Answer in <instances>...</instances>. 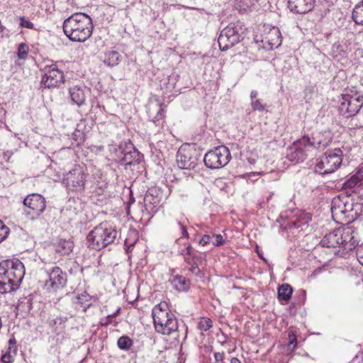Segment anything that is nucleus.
Returning a JSON list of instances; mask_svg holds the SVG:
<instances>
[{
    "instance_id": "obj_1",
    "label": "nucleus",
    "mask_w": 363,
    "mask_h": 363,
    "mask_svg": "<svg viewBox=\"0 0 363 363\" xmlns=\"http://www.w3.org/2000/svg\"><path fill=\"white\" fill-rule=\"evenodd\" d=\"M91 17L84 13H75L63 22L65 35L72 42L83 43L88 40L93 32Z\"/></svg>"
},
{
    "instance_id": "obj_2",
    "label": "nucleus",
    "mask_w": 363,
    "mask_h": 363,
    "mask_svg": "<svg viewBox=\"0 0 363 363\" xmlns=\"http://www.w3.org/2000/svg\"><path fill=\"white\" fill-rule=\"evenodd\" d=\"M24 274V265L18 259L1 262L0 263V294L11 293L18 289Z\"/></svg>"
},
{
    "instance_id": "obj_3",
    "label": "nucleus",
    "mask_w": 363,
    "mask_h": 363,
    "mask_svg": "<svg viewBox=\"0 0 363 363\" xmlns=\"http://www.w3.org/2000/svg\"><path fill=\"white\" fill-rule=\"evenodd\" d=\"M354 231L351 227L337 228L327 233L320 244L326 247H340L342 254L355 249L358 245Z\"/></svg>"
},
{
    "instance_id": "obj_4",
    "label": "nucleus",
    "mask_w": 363,
    "mask_h": 363,
    "mask_svg": "<svg viewBox=\"0 0 363 363\" xmlns=\"http://www.w3.org/2000/svg\"><path fill=\"white\" fill-rule=\"evenodd\" d=\"M152 316L157 333L170 335L177 330V319L169 309L166 303H160L155 306L152 310Z\"/></svg>"
},
{
    "instance_id": "obj_5",
    "label": "nucleus",
    "mask_w": 363,
    "mask_h": 363,
    "mask_svg": "<svg viewBox=\"0 0 363 363\" xmlns=\"http://www.w3.org/2000/svg\"><path fill=\"white\" fill-rule=\"evenodd\" d=\"M118 232L116 227L108 222H102L89 233L87 242L89 247L101 250L108 245L113 244L117 238Z\"/></svg>"
},
{
    "instance_id": "obj_6",
    "label": "nucleus",
    "mask_w": 363,
    "mask_h": 363,
    "mask_svg": "<svg viewBox=\"0 0 363 363\" xmlns=\"http://www.w3.org/2000/svg\"><path fill=\"white\" fill-rule=\"evenodd\" d=\"M363 106V94L354 87L345 89L338 96L337 110L345 118L356 116Z\"/></svg>"
},
{
    "instance_id": "obj_7",
    "label": "nucleus",
    "mask_w": 363,
    "mask_h": 363,
    "mask_svg": "<svg viewBox=\"0 0 363 363\" xmlns=\"http://www.w3.org/2000/svg\"><path fill=\"white\" fill-rule=\"evenodd\" d=\"M343 152L340 148L327 150L317 160L315 172L325 175L335 172L342 162Z\"/></svg>"
},
{
    "instance_id": "obj_8",
    "label": "nucleus",
    "mask_w": 363,
    "mask_h": 363,
    "mask_svg": "<svg viewBox=\"0 0 363 363\" xmlns=\"http://www.w3.org/2000/svg\"><path fill=\"white\" fill-rule=\"evenodd\" d=\"M230 159L229 149L224 145H220L206 153L203 162L208 169H215L227 165Z\"/></svg>"
},
{
    "instance_id": "obj_9",
    "label": "nucleus",
    "mask_w": 363,
    "mask_h": 363,
    "mask_svg": "<svg viewBox=\"0 0 363 363\" xmlns=\"http://www.w3.org/2000/svg\"><path fill=\"white\" fill-rule=\"evenodd\" d=\"M200 154L194 145L184 144L177 153V162L178 167L184 169H194L199 162Z\"/></svg>"
},
{
    "instance_id": "obj_10",
    "label": "nucleus",
    "mask_w": 363,
    "mask_h": 363,
    "mask_svg": "<svg viewBox=\"0 0 363 363\" xmlns=\"http://www.w3.org/2000/svg\"><path fill=\"white\" fill-rule=\"evenodd\" d=\"M241 30L242 28L235 23H231L225 27L220 31L218 39L220 50L226 51L238 44L242 38Z\"/></svg>"
},
{
    "instance_id": "obj_11",
    "label": "nucleus",
    "mask_w": 363,
    "mask_h": 363,
    "mask_svg": "<svg viewBox=\"0 0 363 363\" xmlns=\"http://www.w3.org/2000/svg\"><path fill=\"white\" fill-rule=\"evenodd\" d=\"M86 176L84 168L76 165L64 174L62 183L69 191H82L84 189Z\"/></svg>"
},
{
    "instance_id": "obj_12",
    "label": "nucleus",
    "mask_w": 363,
    "mask_h": 363,
    "mask_svg": "<svg viewBox=\"0 0 363 363\" xmlns=\"http://www.w3.org/2000/svg\"><path fill=\"white\" fill-rule=\"evenodd\" d=\"M311 150V138L304 135L294 142L288 148L286 157L289 160L296 163L304 161Z\"/></svg>"
},
{
    "instance_id": "obj_13",
    "label": "nucleus",
    "mask_w": 363,
    "mask_h": 363,
    "mask_svg": "<svg viewBox=\"0 0 363 363\" xmlns=\"http://www.w3.org/2000/svg\"><path fill=\"white\" fill-rule=\"evenodd\" d=\"M24 213L30 220L36 219L45 209V198L38 194L27 196L23 200Z\"/></svg>"
},
{
    "instance_id": "obj_14",
    "label": "nucleus",
    "mask_w": 363,
    "mask_h": 363,
    "mask_svg": "<svg viewBox=\"0 0 363 363\" xmlns=\"http://www.w3.org/2000/svg\"><path fill=\"white\" fill-rule=\"evenodd\" d=\"M47 279L45 281L44 288L48 291H56L63 288L67 283V274L59 267H53L45 270Z\"/></svg>"
},
{
    "instance_id": "obj_15",
    "label": "nucleus",
    "mask_w": 363,
    "mask_h": 363,
    "mask_svg": "<svg viewBox=\"0 0 363 363\" xmlns=\"http://www.w3.org/2000/svg\"><path fill=\"white\" fill-rule=\"evenodd\" d=\"M65 82V75L55 64L47 65L45 67V74L42 77L41 84L45 88L60 87Z\"/></svg>"
},
{
    "instance_id": "obj_16",
    "label": "nucleus",
    "mask_w": 363,
    "mask_h": 363,
    "mask_svg": "<svg viewBox=\"0 0 363 363\" xmlns=\"http://www.w3.org/2000/svg\"><path fill=\"white\" fill-rule=\"evenodd\" d=\"M348 200V195L341 194L333 198L331 203L332 216L337 222L345 219V203Z\"/></svg>"
},
{
    "instance_id": "obj_17",
    "label": "nucleus",
    "mask_w": 363,
    "mask_h": 363,
    "mask_svg": "<svg viewBox=\"0 0 363 363\" xmlns=\"http://www.w3.org/2000/svg\"><path fill=\"white\" fill-rule=\"evenodd\" d=\"M140 161V155L139 151L130 142H125V147H123V154L120 164L125 166L134 165L139 163Z\"/></svg>"
},
{
    "instance_id": "obj_18",
    "label": "nucleus",
    "mask_w": 363,
    "mask_h": 363,
    "mask_svg": "<svg viewBox=\"0 0 363 363\" xmlns=\"http://www.w3.org/2000/svg\"><path fill=\"white\" fill-rule=\"evenodd\" d=\"M315 0H288V9L294 14H306L311 11Z\"/></svg>"
},
{
    "instance_id": "obj_19",
    "label": "nucleus",
    "mask_w": 363,
    "mask_h": 363,
    "mask_svg": "<svg viewBox=\"0 0 363 363\" xmlns=\"http://www.w3.org/2000/svg\"><path fill=\"white\" fill-rule=\"evenodd\" d=\"M152 191H147L144 196L143 213L151 217L157 212L160 203V197L154 195Z\"/></svg>"
},
{
    "instance_id": "obj_20",
    "label": "nucleus",
    "mask_w": 363,
    "mask_h": 363,
    "mask_svg": "<svg viewBox=\"0 0 363 363\" xmlns=\"http://www.w3.org/2000/svg\"><path fill=\"white\" fill-rule=\"evenodd\" d=\"M330 132H315L311 138V150L313 149L323 150L331 143Z\"/></svg>"
},
{
    "instance_id": "obj_21",
    "label": "nucleus",
    "mask_w": 363,
    "mask_h": 363,
    "mask_svg": "<svg viewBox=\"0 0 363 363\" xmlns=\"http://www.w3.org/2000/svg\"><path fill=\"white\" fill-rule=\"evenodd\" d=\"M311 220V216L308 213H301L298 216L291 218L286 225V228L290 230H304L308 227V223Z\"/></svg>"
},
{
    "instance_id": "obj_22",
    "label": "nucleus",
    "mask_w": 363,
    "mask_h": 363,
    "mask_svg": "<svg viewBox=\"0 0 363 363\" xmlns=\"http://www.w3.org/2000/svg\"><path fill=\"white\" fill-rule=\"evenodd\" d=\"M68 320V318L66 315H51L48 320L50 328H52L57 334L62 333L66 328V323Z\"/></svg>"
},
{
    "instance_id": "obj_23",
    "label": "nucleus",
    "mask_w": 363,
    "mask_h": 363,
    "mask_svg": "<svg viewBox=\"0 0 363 363\" xmlns=\"http://www.w3.org/2000/svg\"><path fill=\"white\" fill-rule=\"evenodd\" d=\"M269 45L271 49L277 48L281 45L282 38L279 29L277 27L272 28L268 33L264 35V40Z\"/></svg>"
},
{
    "instance_id": "obj_24",
    "label": "nucleus",
    "mask_w": 363,
    "mask_h": 363,
    "mask_svg": "<svg viewBox=\"0 0 363 363\" xmlns=\"http://www.w3.org/2000/svg\"><path fill=\"white\" fill-rule=\"evenodd\" d=\"M73 303L76 310L86 312L92 305V297L84 291L74 297Z\"/></svg>"
},
{
    "instance_id": "obj_25",
    "label": "nucleus",
    "mask_w": 363,
    "mask_h": 363,
    "mask_svg": "<svg viewBox=\"0 0 363 363\" xmlns=\"http://www.w3.org/2000/svg\"><path fill=\"white\" fill-rule=\"evenodd\" d=\"M69 95L73 104L80 106L83 105L86 100V92L87 90L85 87L74 86L69 88Z\"/></svg>"
},
{
    "instance_id": "obj_26",
    "label": "nucleus",
    "mask_w": 363,
    "mask_h": 363,
    "mask_svg": "<svg viewBox=\"0 0 363 363\" xmlns=\"http://www.w3.org/2000/svg\"><path fill=\"white\" fill-rule=\"evenodd\" d=\"M17 353L16 340L14 337L10 338L8 341V347L1 357V360L4 363H11L13 362L14 357Z\"/></svg>"
},
{
    "instance_id": "obj_27",
    "label": "nucleus",
    "mask_w": 363,
    "mask_h": 363,
    "mask_svg": "<svg viewBox=\"0 0 363 363\" xmlns=\"http://www.w3.org/2000/svg\"><path fill=\"white\" fill-rule=\"evenodd\" d=\"M171 283L178 291H187L191 284L190 281L182 275L174 276Z\"/></svg>"
},
{
    "instance_id": "obj_28",
    "label": "nucleus",
    "mask_w": 363,
    "mask_h": 363,
    "mask_svg": "<svg viewBox=\"0 0 363 363\" xmlns=\"http://www.w3.org/2000/svg\"><path fill=\"white\" fill-rule=\"evenodd\" d=\"M125 142L121 143L120 145L111 144L108 145L109 156L111 160L120 164L123 154Z\"/></svg>"
},
{
    "instance_id": "obj_29",
    "label": "nucleus",
    "mask_w": 363,
    "mask_h": 363,
    "mask_svg": "<svg viewBox=\"0 0 363 363\" xmlns=\"http://www.w3.org/2000/svg\"><path fill=\"white\" fill-rule=\"evenodd\" d=\"M73 242L69 240H60L55 245V251L63 255H69L73 249Z\"/></svg>"
},
{
    "instance_id": "obj_30",
    "label": "nucleus",
    "mask_w": 363,
    "mask_h": 363,
    "mask_svg": "<svg viewBox=\"0 0 363 363\" xmlns=\"http://www.w3.org/2000/svg\"><path fill=\"white\" fill-rule=\"evenodd\" d=\"M121 55L118 52L110 50L104 53V62L109 67H114L118 65Z\"/></svg>"
},
{
    "instance_id": "obj_31",
    "label": "nucleus",
    "mask_w": 363,
    "mask_h": 363,
    "mask_svg": "<svg viewBox=\"0 0 363 363\" xmlns=\"http://www.w3.org/2000/svg\"><path fill=\"white\" fill-rule=\"evenodd\" d=\"M152 123L156 126L157 133H160L164 127L165 123V112L162 105H160L156 116L152 120Z\"/></svg>"
},
{
    "instance_id": "obj_32",
    "label": "nucleus",
    "mask_w": 363,
    "mask_h": 363,
    "mask_svg": "<svg viewBox=\"0 0 363 363\" xmlns=\"http://www.w3.org/2000/svg\"><path fill=\"white\" fill-rule=\"evenodd\" d=\"M293 289L288 284H283L278 288V298L280 301H288L292 295Z\"/></svg>"
},
{
    "instance_id": "obj_33",
    "label": "nucleus",
    "mask_w": 363,
    "mask_h": 363,
    "mask_svg": "<svg viewBox=\"0 0 363 363\" xmlns=\"http://www.w3.org/2000/svg\"><path fill=\"white\" fill-rule=\"evenodd\" d=\"M352 18L356 24L363 25V1L354 6Z\"/></svg>"
},
{
    "instance_id": "obj_34",
    "label": "nucleus",
    "mask_w": 363,
    "mask_h": 363,
    "mask_svg": "<svg viewBox=\"0 0 363 363\" xmlns=\"http://www.w3.org/2000/svg\"><path fill=\"white\" fill-rule=\"evenodd\" d=\"M138 240V233L135 230L129 233L128 237L125 239L124 246L126 253L131 251V248L135 245Z\"/></svg>"
},
{
    "instance_id": "obj_35",
    "label": "nucleus",
    "mask_w": 363,
    "mask_h": 363,
    "mask_svg": "<svg viewBox=\"0 0 363 363\" xmlns=\"http://www.w3.org/2000/svg\"><path fill=\"white\" fill-rule=\"evenodd\" d=\"M359 208V205L354 203L353 199L348 195V200H347V203H345V218L350 217V213L353 211H354V214H357Z\"/></svg>"
},
{
    "instance_id": "obj_36",
    "label": "nucleus",
    "mask_w": 363,
    "mask_h": 363,
    "mask_svg": "<svg viewBox=\"0 0 363 363\" xmlns=\"http://www.w3.org/2000/svg\"><path fill=\"white\" fill-rule=\"evenodd\" d=\"M133 342L127 335L121 336L118 338L117 345L120 350H128L133 346Z\"/></svg>"
},
{
    "instance_id": "obj_37",
    "label": "nucleus",
    "mask_w": 363,
    "mask_h": 363,
    "mask_svg": "<svg viewBox=\"0 0 363 363\" xmlns=\"http://www.w3.org/2000/svg\"><path fill=\"white\" fill-rule=\"evenodd\" d=\"M174 228H179L181 230L182 237L176 240V243L179 245L183 238L188 239L189 233L187 232L185 223L184 221H177Z\"/></svg>"
},
{
    "instance_id": "obj_38",
    "label": "nucleus",
    "mask_w": 363,
    "mask_h": 363,
    "mask_svg": "<svg viewBox=\"0 0 363 363\" xmlns=\"http://www.w3.org/2000/svg\"><path fill=\"white\" fill-rule=\"evenodd\" d=\"M29 52V47L26 43H22L18 45L17 57L20 60H26Z\"/></svg>"
},
{
    "instance_id": "obj_39",
    "label": "nucleus",
    "mask_w": 363,
    "mask_h": 363,
    "mask_svg": "<svg viewBox=\"0 0 363 363\" xmlns=\"http://www.w3.org/2000/svg\"><path fill=\"white\" fill-rule=\"evenodd\" d=\"M212 327V320L208 318H202L198 323V328L203 331H207Z\"/></svg>"
},
{
    "instance_id": "obj_40",
    "label": "nucleus",
    "mask_w": 363,
    "mask_h": 363,
    "mask_svg": "<svg viewBox=\"0 0 363 363\" xmlns=\"http://www.w3.org/2000/svg\"><path fill=\"white\" fill-rule=\"evenodd\" d=\"M358 184H361V183L353 174L350 179L344 182L342 187L344 189H352Z\"/></svg>"
},
{
    "instance_id": "obj_41",
    "label": "nucleus",
    "mask_w": 363,
    "mask_h": 363,
    "mask_svg": "<svg viewBox=\"0 0 363 363\" xmlns=\"http://www.w3.org/2000/svg\"><path fill=\"white\" fill-rule=\"evenodd\" d=\"M288 345L289 347L292 346V349H295L297 345V339H296V335L294 330L289 329L288 330Z\"/></svg>"
},
{
    "instance_id": "obj_42",
    "label": "nucleus",
    "mask_w": 363,
    "mask_h": 363,
    "mask_svg": "<svg viewBox=\"0 0 363 363\" xmlns=\"http://www.w3.org/2000/svg\"><path fill=\"white\" fill-rule=\"evenodd\" d=\"M10 230L1 220H0V242L4 240L9 234Z\"/></svg>"
},
{
    "instance_id": "obj_43",
    "label": "nucleus",
    "mask_w": 363,
    "mask_h": 363,
    "mask_svg": "<svg viewBox=\"0 0 363 363\" xmlns=\"http://www.w3.org/2000/svg\"><path fill=\"white\" fill-rule=\"evenodd\" d=\"M167 79L168 82L167 83L164 82L163 84L161 85V88L162 90H164L163 91L165 94L172 92V91L175 87V82H170V81H171L170 77H168Z\"/></svg>"
},
{
    "instance_id": "obj_44",
    "label": "nucleus",
    "mask_w": 363,
    "mask_h": 363,
    "mask_svg": "<svg viewBox=\"0 0 363 363\" xmlns=\"http://www.w3.org/2000/svg\"><path fill=\"white\" fill-rule=\"evenodd\" d=\"M19 21V26L21 27L34 29V24L31 21L27 20L24 16H20Z\"/></svg>"
},
{
    "instance_id": "obj_45",
    "label": "nucleus",
    "mask_w": 363,
    "mask_h": 363,
    "mask_svg": "<svg viewBox=\"0 0 363 363\" xmlns=\"http://www.w3.org/2000/svg\"><path fill=\"white\" fill-rule=\"evenodd\" d=\"M212 238L214 239L212 243L216 247L221 246L225 242V240L220 234H213Z\"/></svg>"
},
{
    "instance_id": "obj_46",
    "label": "nucleus",
    "mask_w": 363,
    "mask_h": 363,
    "mask_svg": "<svg viewBox=\"0 0 363 363\" xmlns=\"http://www.w3.org/2000/svg\"><path fill=\"white\" fill-rule=\"evenodd\" d=\"M252 109L255 111H262L264 110L265 106L262 104V102L259 100H253V102L251 103Z\"/></svg>"
},
{
    "instance_id": "obj_47",
    "label": "nucleus",
    "mask_w": 363,
    "mask_h": 363,
    "mask_svg": "<svg viewBox=\"0 0 363 363\" xmlns=\"http://www.w3.org/2000/svg\"><path fill=\"white\" fill-rule=\"evenodd\" d=\"M184 245H185V256H190V257H192L193 258H196L195 253H194V250L192 247V246L191 245V244L187 243L186 245L185 244Z\"/></svg>"
},
{
    "instance_id": "obj_48",
    "label": "nucleus",
    "mask_w": 363,
    "mask_h": 363,
    "mask_svg": "<svg viewBox=\"0 0 363 363\" xmlns=\"http://www.w3.org/2000/svg\"><path fill=\"white\" fill-rule=\"evenodd\" d=\"M212 240V236L210 235H203L200 239L199 243L202 246H205L211 242Z\"/></svg>"
},
{
    "instance_id": "obj_49",
    "label": "nucleus",
    "mask_w": 363,
    "mask_h": 363,
    "mask_svg": "<svg viewBox=\"0 0 363 363\" xmlns=\"http://www.w3.org/2000/svg\"><path fill=\"white\" fill-rule=\"evenodd\" d=\"M357 258L359 262L363 265V246H358L356 250Z\"/></svg>"
},
{
    "instance_id": "obj_50",
    "label": "nucleus",
    "mask_w": 363,
    "mask_h": 363,
    "mask_svg": "<svg viewBox=\"0 0 363 363\" xmlns=\"http://www.w3.org/2000/svg\"><path fill=\"white\" fill-rule=\"evenodd\" d=\"M214 358L217 363H224V352H215Z\"/></svg>"
},
{
    "instance_id": "obj_51",
    "label": "nucleus",
    "mask_w": 363,
    "mask_h": 363,
    "mask_svg": "<svg viewBox=\"0 0 363 363\" xmlns=\"http://www.w3.org/2000/svg\"><path fill=\"white\" fill-rule=\"evenodd\" d=\"M354 176L360 182L363 180V167L359 168Z\"/></svg>"
},
{
    "instance_id": "obj_52",
    "label": "nucleus",
    "mask_w": 363,
    "mask_h": 363,
    "mask_svg": "<svg viewBox=\"0 0 363 363\" xmlns=\"http://www.w3.org/2000/svg\"><path fill=\"white\" fill-rule=\"evenodd\" d=\"M183 257H184V262L189 265H192L196 263L194 261V259L196 258H193L192 257H190V256H184Z\"/></svg>"
},
{
    "instance_id": "obj_53",
    "label": "nucleus",
    "mask_w": 363,
    "mask_h": 363,
    "mask_svg": "<svg viewBox=\"0 0 363 363\" xmlns=\"http://www.w3.org/2000/svg\"><path fill=\"white\" fill-rule=\"evenodd\" d=\"M191 266V267L189 269L191 272H192L193 274H198L200 272V269L198 267V265L196 263H195Z\"/></svg>"
},
{
    "instance_id": "obj_54",
    "label": "nucleus",
    "mask_w": 363,
    "mask_h": 363,
    "mask_svg": "<svg viewBox=\"0 0 363 363\" xmlns=\"http://www.w3.org/2000/svg\"><path fill=\"white\" fill-rule=\"evenodd\" d=\"M120 311H121V308H118L115 313H113V314L108 315L106 316V320L110 319L112 320V318L116 317L119 313Z\"/></svg>"
},
{
    "instance_id": "obj_55",
    "label": "nucleus",
    "mask_w": 363,
    "mask_h": 363,
    "mask_svg": "<svg viewBox=\"0 0 363 363\" xmlns=\"http://www.w3.org/2000/svg\"><path fill=\"white\" fill-rule=\"evenodd\" d=\"M257 91H252L251 93H250V98H251V103L253 102V100H257L258 99H257Z\"/></svg>"
},
{
    "instance_id": "obj_56",
    "label": "nucleus",
    "mask_w": 363,
    "mask_h": 363,
    "mask_svg": "<svg viewBox=\"0 0 363 363\" xmlns=\"http://www.w3.org/2000/svg\"><path fill=\"white\" fill-rule=\"evenodd\" d=\"M178 254L182 256H185V246L184 247H179L178 249Z\"/></svg>"
},
{
    "instance_id": "obj_57",
    "label": "nucleus",
    "mask_w": 363,
    "mask_h": 363,
    "mask_svg": "<svg viewBox=\"0 0 363 363\" xmlns=\"http://www.w3.org/2000/svg\"><path fill=\"white\" fill-rule=\"evenodd\" d=\"M112 320H106V318H105L104 320V322H101V325H104V326H108V325H110L111 323Z\"/></svg>"
},
{
    "instance_id": "obj_58",
    "label": "nucleus",
    "mask_w": 363,
    "mask_h": 363,
    "mask_svg": "<svg viewBox=\"0 0 363 363\" xmlns=\"http://www.w3.org/2000/svg\"><path fill=\"white\" fill-rule=\"evenodd\" d=\"M230 363H242V362L238 357H232L230 359Z\"/></svg>"
},
{
    "instance_id": "obj_59",
    "label": "nucleus",
    "mask_w": 363,
    "mask_h": 363,
    "mask_svg": "<svg viewBox=\"0 0 363 363\" xmlns=\"http://www.w3.org/2000/svg\"><path fill=\"white\" fill-rule=\"evenodd\" d=\"M104 146H103V145H100V146H97V147H96L97 150H99V151L103 150H104Z\"/></svg>"
},
{
    "instance_id": "obj_60",
    "label": "nucleus",
    "mask_w": 363,
    "mask_h": 363,
    "mask_svg": "<svg viewBox=\"0 0 363 363\" xmlns=\"http://www.w3.org/2000/svg\"><path fill=\"white\" fill-rule=\"evenodd\" d=\"M259 258L264 259V258L261 255H259Z\"/></svg>"
}]
</instances>
